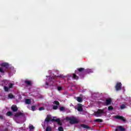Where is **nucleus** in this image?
Masks as SVG:
<instances>
[{
  "label": "nucleus",
  "mask_w": 131,
  "mask_h": 131,
  "mask_svg": "<svg viewBox=\"0 0 131 131\" xmlns=\"http://www.w3.org/2000/svg\"><path fill=\"white\" fill-rule=\"evenodd\" d=\"M29 128L30 129V130H32V129H34V126L31 124H30L29 125Z\"/></svg>",
  "instance_id": "nucleus-17"
},
{
  "label": "nucleus",
  "mask_w": 131,
  "mask_h": 131,
  "mask_svg": "<svg viewBox=\"0 0 131 131\" xmlns=\"http://www.w3.org/2000/svg\"><path fill=\"white\" fill-rule=\"evenodd\" d=\"M124 131V128L123 127L120 126L117 127V129H116V131Z\"/></svg>",
  "instance_id": "nucleus-12"
},
{
  "label": "nucleus",
  "mask_w": 131,
  "mask_h": 131,
  "mask_svg": "<svg viewBox=\"0 0 131 131\" xmlns=\"http://www.w3.org/2000/svg\"><path fill=\"white\" fill-rule=\"evenodd\" d=\"M25 82L28 85H31V82L30 81H26Z\"/></svg>",
  "instance_id": "nucleus-23"
},
{
  "label": "nucleus",
  "mask_w": 131,
  "mask_h": 131,
  "mask_svg": "<svg viewBox=\"0 0 131 131\" xmlns=\"http://www.w3.org/2000/svg\"><path fill=\"white\" fill-rule=\"evenodd\" d=\"M8 98L9 99H13V98H14V95H13L12 94H9L8 95Z\"/></svg>",
  "instance_id": "nucleus-25"
},
{
  "label": "nucleus",
  "mask_w": 131,
  "mask_h": 131,
  "mask_svg": "<svg viewBox=\"0 0 131 131\" xmlns=\"http://www.w3.org/2000/svg\"><path fill=\"white\" fill-rule=\"evenodd\" d=\"M86 71L87 73H92V72H93V70H92L90 69H87Z\"/></svg>",
  "instance_id": "nucleus-22"
},
{
  "label": "nucleus",
  "mask_w": 131,
  "mask_h": 131,
  "mask_svg": "<svg viewBox=\"0 0 131 131\" xmlns=\"http://www.w3.org/2000/svg\"><path fill=\"white\" fill-rule=\"evenodd\" d=\"M11 110H12V111H13L14 112H16V111H17V110H18V107H17V106L13 105L11 107Z\"/></svg>",
  "instance_id": "nucleus-11"
},
{
  "label": "nucleus",
  "mask_w": 131,
  "mask_h": 131,
  "mask_svg": "<svg viewBox=\"0 0 131 131\" xmlns=\"http://www.w3.org/2000/svg\"><path fill=\"white\" fill-rule=\"evenodd\" d=\"M8 116H11V115H12V112H8L7 113Z\"/></svg>",
  "instance_id": "nucleus-32"
},
{
  "label": "nucleus",
  "mask_w": 131,
  "mask_h": 131,
  "mask_svg": "<svg viewBox=\"0 0 131 131\" xmlns=\"http://www.w3.org/2000/svg\"><path fill=\"white\" fill-rule=\"evenodd\" d=\"M26 104H30L31 103V100L29 99H26L25 100Z\"/></svg>",
  "instance_id": "nucleus-16"
},
{
  "label": "nucleus",
  "mask_w": 131,
  "mask_h": 131,
  "mask_svg": "<svg viewBox=\"0 0 131 131\" xmlns=\"http://www.w3.org/2000/svg\"><path fill=\"white\" fill-rule=\"evenodd\" d=\"M53 109H54V110H57V109H58V106L56 105H54L53 107Z\"/></svg>",
  "instance_id": "nucleus-31"
},
{
  "label": "nucleus",
  "mask_w": 131,
  "mask_h": 131,
  "mask_svg": "<svg viewBox=\"0 0 131 131\" xmlns=\"http://www.w3.org/2000/svg\"><path fill=\"white\" fill-rule=\"evenodd\" d=\"M73 78H74V79H78V77L76 76L75 74H73Z\"/></svg>",
  "instance_id": "nucleus-20"
},
{
  "label": "nucleus",
  "mask_w": 131,
  "mask_h": 131,
  "mask_svg": "<svg viewBox=\"0 0 131 131\" xmlns=\"http://www.w3.org/2000/svg\"><path fill=\"white\" fill-rule=\"evenodd\" d=\"M2 68H0V72L2 73H4L5 71H6V69H7L9 67V64L7 62H4L1 64ZM4 67L6 68V69H4Z\"/></svg>",
  "instance_id": "nucleus-4"
},
{
  "label": "nucleus",
  "mask_w": 131,
  "mask_h": 131,
  "mask_svg": "<svg viewBox=\"0 0 131 131\" xmlns=\"http://www.w3.org/2000/svg\"><path fill=\"white\" fill-rule=\"evenodd\" d=\"M4 90H5V92H8L9 91V88H8L7 86H4Z\"/></svg>",
  "instance_id": "nucleus-30"
},
{
  "label": "nucleus",
  "mask_w": 131,
  "mask_h": 131,
  "mask_svg": "<svg viewBox=\"0 0 131 131\" xmlns=\"http://www.w3.org/2000/svg\"><path fill=\"white\" fill-rule=\"evenodd\" d=\"M45 108H46V107L42 106V107L39 108V111H42V110H45Z\"/></svg>",
  "instance_id": "nucleus-27"
},
{
  "label": "nucleus",
  "mask_w": 131,
  "mask_h": 131,
  "mask_svg": "<svg viewBox=\"0 0 131 131\" xmlns=\"http://www.w3.org/2000/svg\"><path fill=\"white\" fill-rule=\"evenodd\" d=\"M52 80H53V78H51V77L49 76H47V79H46V84H45V88L46 89H48V88H49L50 86V85H52V83H53V81H52Z\"/></svg>",
  "instance_id": "nucleus-3"
},
{
  "label": "nucleus",
  "mask_w": 131,
  "mask_h": 131,
  "mask_svg": "<svg viewBox=\"0 0 131 131\" xmlns=\"http://www.w3.org/2000/svg\"><path fill=\"white\" fill-rule=\"evenodd\" d=\"M52 130V128L50 126H47L46 127V131H51Z\"/></svg>",
  "instance_id": "nucleus-21"
},
{
  "label": "nucleus",
  "mask_w": 131,
  "mask_h": 131,
  "mask_svg": "<svg viewBox=\"0 0 131 131\" xmlns=\"http://www.w3.org/2000/svg\"><path fill=\"white\" fill-rule=\"evenodd\" d=\"M53 104H54V105H57V106H58L59 105V102L57 101H55L53 103Z\"/></svg>",
  "instance_id": "nucleus-29"
},
{
  "label": "nucleus",
  "mask_w": 131,
  "mask_h": 131,
  "mask_svg": "<svg viewBox=\"0 0 131 131\" xmlns=\"http://www.w3.org/2000/svg\"><path fill=\"white\" fill-rule=\"evenodd\" d=\"M66 119L69 120L70 123H76L78 121L74 117H67Z\"/></svg>",
  "instance_id": "nucleus-5"
},
{
  "label": "nucleus",
  "mask_w": 131,
  "mask_h": 131,
  "mask_svg": "<svg viewBox=\"0 0 131 131\" xmlns=\"http://www.w3.org/2000/svg\"><path fill=\"white\" fill-rule=\"evenodd\" d=\"M57 90H58V91H61V90H62V88H61V87H58V88H57Z\"/></svg>",
  "instance_id": "nucleus-34"
},
{
  "label": "nucleus",
  "mask_w": 131,
  "mask_h": 131,
  "mask_svg": "<svg viewBox=\"0 0 131 131\" xmlns=\"http://www.w3.org/2000/svg\"><path fill=\"white\" fill-rule=\"evenodd\" d=\"M77 110L78 111H79L80 112H81V111H82V106H81V104H79L78 105V107H77Z\"/></svg>",
  "instance_id": "nucleus-14"
},
{
  "label": "nucleus",
  "mask_w": 131,
  "mask_h": 131,
  "mask_svg": "<svg viewBox=\"0 0 131 131\" xmlns=\"http://www.w3.org/2000/svg\"><path fill=\"white\" fill-rule=\"evenodd\" d=\"M107 112L105 110H98L97 112L94 113V115L97 117H100L104 114H106Z\"/></svg>",
  "instance_id": "nucleus-2"
},
{
  "label": "nucleus",
  "mask_w": 131,
  "mask_h": 131,
  "mask_svg": "<svg viewBox=\"0 0 131 131\" xmlns=\"http://www.w3.org/2000/svg\"><path fill=\"white\" fill-rule=\"evenodd\" d=\"M23 116V114L22 113H17L15 115V118H21Z\"/></svg>",
  "instance_id": "nucleus-9"
},
{
  "label": "nucleus",
  "mask_w": 131,
  "mask_h": 131,
  "mask_svg": "<svg viewBox=\"0 0 131 131\" xmlns=\"http://www.w3.org/2000/svg\"><path fill=\"white\" fill-rule=\"evenodd\" d=\"M76 100H77L78 102H79L80 103H81L82 102L83 100L81 98V97H77L76 98Z\"/></svg>",
  "instance_id": "nucleus-15"
},
{
  "label": "nucleus",
  "mask_w": 131,
  "mask_h": 131,
  "mask_svg": "<svg viewBox=\"0 0 131 131\" xmlns=\"http://www.w3.org/2000/svg\"><path fill=\"white\" fill-rule=\"evenodd\" d=\"M58 130H59V131H64V129L63 128V127L62 126H59L58 127Z\"/></svg>",
  "instance_id": "nucleus-28"
},
{
  "label": "nucleus",
  "mask_w": 131,
  "mask_h": 131,
  "mask_svg": "<svg viewBox=\"0 0 131 131\" xmlns=\"http://www.w3.org/2000/svg\"><path fill=\"white\" fill-rule=\"evenodd\" d=\"M124 108H125V105L122 104V105L121 106V109H124Z\"/></svg>",
  "instance_id": "nucleus-33"
},
{
  "label": "nucleus",
  "mask_w": 131,
  "mask_h": 131,
  "mask_svg": "<svg viewBox=\"0 0 131 131\" xmlns=\"http://www.w3.org/2000/svg\"><path fill=\"white\" fill-rule=\"evenodd\" d=\"M108 111H111V110H113V106H109L108 107Z\"/></svg>",
  "instance_id": "nucleus-26"
},
{
  "label": "nucleus",
  "mask_w": 131,
  "mask_h": 131,
  "mask_svg": "<svg viewBox=\"0 0 131 131\" xmlns=\"http://www.w3.org/2000/svg\"><path fill=\"white\" fill-rule=\"evenodd\" d=\"M94 121H95L96 122H103V120L100 119H95L94 120Z\"/></svg>",
  "instance_id": "nucleus-18"
},
{
  "label": "nucleus",
  "mask_w": 131,
  "mask_h": 131,
  "mask_svg": "<svg viewBox=\"0 0 131 131\" xmlns=\"http://www.w3.org/2000/svg\"><path fill=\"white\" fill-rule=\"evenodd\" d=\"M3 85H8V84H9V89L12 88V87L13 86V85H14V84L13 83H9L7 80H3V82L2 83Z\"/></svg>",
  "instance_id": "nucleus-6"
},
{
  "label": "nucleus",
  "mask_w": 131,
  "mask_h": 131,
  "mask_svg": "<svg viewBox=\"0 0 131 131\" xmlns=\"http://www.w3.org/2000/svg\"><path fill=\"white\" fill-rule=\"evenodd\" d=\"M111 104V98H108L106 100L105 104L106 106H108V105Z\"/></svg>",
  "instance_id": "nucleus-10"
},
{
  "label": "nucleus",
  "mask_w": 131,
  "mask_h": 131,
  "mask_svg": "<svg viewBox=\"0 0 131 131\" xmlns=\"http://www.w3.org/2000/svg\"><path fill=\"white\" fill-rule=\"evenodd\" d=\"M0 119H4V117L2 115L0 116Z\"/></svg>",
  "instance_id": "nucleus-36"
},
{
  "label": "nucleus",
  "mask_w": 131,
  "mask_h": 131,
  "mask_svg": "<svg viewBox=\"0 0 131 131\" xmlns=\"http://www.w3.org/2000/svg\"><path fill=\"white\" fill-rule=\"evenodd\" d=\"M115 118H117V119H121V120H122L123 121H125V120L122 116H116Z\"/></svg>",
  "instance_id": "nucleus-13"
},
{
  "label": "nucleus",
  "mask_w": 131,
  "mask_h": 131,
  "mask_svg": "<svg viewBox=\"0 0 131 131\" xmlns=\"http://www.w3.org/2000/svg\"><path fill=\"white\" fill-rule=\"evenodd\" d=\"M43 128H46V126H43Z\"/></svg>",
  "instance_id": "nucleus-37"
},
{
  "label": "nucleus",
  "mask_w": 131,
  "mask_h": 131,
  "mask_svg": "<svg viewBox=\"0 0 131 131\" xmlns=\"http://www.w3.org/2000/svg\"><path fill=\"white\" fill-rule=\"evenodd\" d=\"M81 127H83V128H89V126L84 125V124H82L81 125Z\"/></svg>",
  "instance_id": "nucleus-19"
},
{
  "label": "nucleus",
  "mask_w": 131,
  "mask_h": 131,
  "mask_svg": "<svg viewBox=\"0 0 131 131\" xmlns=\"http://www.w3.org/2000/svg\"><path fill=\"white\" fill-rule=\"evenodd\" d=\"M60 111H63V110H64V107H60Z\"/></svg>",
  "instance_id": "nucleus-35"
},
{
  "label": "nucleus",
  "mask_w": 131,
  "mask_h": 131,
  "mask_svg": "<svg viewBox=\"0 0 131 131\" xmlns=\"http://www.w3.org/2000/svg\"><path fill=\"white\" fill-rule=\"evenodd\" d=\"M83 70H84V68H80L78 69V70L75 71V73L76 74H78L79 75H80V74H81V71H83Z\"/></svg>",
  "instance_id": "nucleus-8"
},
{
  "label": "nucleus",
  "mask_w": 131,
  "mask_h": 131,
  "mask_svg": "<svg viewBox=\"0 0 131 131\" xmlns=\"http://www.w3.org/2000/svg\"><path fill=\"white\" fill-rule=\"evenodd\" d=\"M121 83L118 82L116 85V91H120L121 90Z\"/></svg>",
  "instance_id": "nucleus-7"
},
{
  "label": "nucleus",
  "mask_w": 131,
  "mask_h": 131,
  "mask_svg": "<svg viewBox=\"0 0 131 131\" xmlns=\"http://www.w3.org/2000/svg\"><path fill=\"white\" fill-rule=\"evenodd\" d=\"M49 121H56L59 125H61L62 124V123L60 122V120L59 119H57L56 117H53V118H52L51 115L47 116V117L46 118L45 121V124H46V123H48Z\"/></svg>",
  "instance_id": "nucleus-1"
},
{
  "label": "nucleus",
  "mask_w": 131,
  "mask_h": 131,
  "mask_svg": "<svg viewBox=\"0 0 131 131\" xmlns=\"http://www.w3.org/2000/svg\"><path fill=\"white\" fill-rule=\"evenodd\" d=\"M31 110L32 111H35L36 110V107H35V106H32L31 107Z\"/></svg>",
  "instance_id": "nucleus-24"
}]
</instances>
